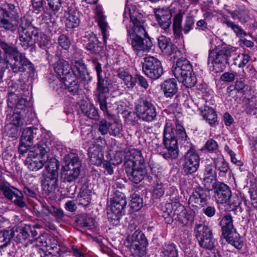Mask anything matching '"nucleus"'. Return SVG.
Instances as JSON below:
<instances>
[{
    "instance_id": "9",
    "label": "nucleus",
    "mask_w": 257,
    "mask_h": 257,
    "mask_svg": "<svg viewBox=\"0 0 257 257\" xmlns=\"http://www.w3.org/2000/svg\"><path fill=\"white\" fill-rule=\"evenodd\" d=\"M236 55L235 49L224 47L210 52L208 63H211L216 72H222L225 68L228 59Z\"/></svg>"
},
{
    "instance_id": "31",
    "label": "nucleus",
    "mask_w": 257,
    "mask_h": 257,
    "mask_svg": "<svg viewBox=\"0 0 257 257\" xmlns=\"http://www.w3.org/2000/svg\"><path fill=\"white\" fill-rule=\"evenodd\" d=\"M80 108L84 114L88 118L98 120L99 115L98 109L92 104L87 102H84L80 105Z\"/></svg>"
},
{
    "instance_id": "16",
    "label": "nucleus",
    "mask_w": 257,
    "mask_h": 257,
    "mask_svg": "<svg viewBox=\"0 0 257 257\" xmlns=\"http://www.w3.org/2000/svg\"><path fill=\"white\" fill-rule=\"evenodd\" d=\"M200 157L198 154L193 149H189L184 156L183 171L186 175L196 172L199 166Z\"/></svg>"
},
{
    "instance_id": "14",
    "label": "nucleus",
    "mask_w": 257,
    "mask_h": 257,
    "mask_svg": "<svg viewBox=\"0 0 257 257\" xmlns=\"http://www.w3.org/2000/svg\"><path fill=\"white\" fill-rule=\"evenodd\" d=\"M3 61L6 63L7 67L11 68L15 73L27 72L30 74L34 69L32 63L22 53L17 58H13L11 62L7 59H4Z\"/></svg>"
},
{
    "instance_id": "26",
    "label": "nucleus",
    "mask_w": 257,
    "mask_h": 257,
    "mask_svg": "<svg viewBox=\"0 0 257 257\" xmlns=\"http://www.w3.org/2000/svg\"><path fill=\"white\" fill-rule=\"evenodd\" d=\"M172 205L170 203L165 204V209L163 210L162 217L164 218L165 222L168 224L171 223L173 221V214L179 215V211H180L181 213L185 214L184 207L182 205H179L178 207L172 212Z\"/></svg>"
},
{
    "instance_id": "2",
    "label": "nucleus",
    "mask_w": 257,
    "mask_h": 257,
    "mask_svg": "<svg viewBox=\"0 0 257 257\" xmlns=\"http://www.w3.org/2000/svg\"><path fill=\"white\" fill-rule=\"evenodd\" d=\"M123 16V23L126 20L132 24L126 25L127 41L132 46L134 50L137 51H149L153 46L150 38L144 27V20L142 14L138 11L130 8L125 9Z\"/></svg>"
},
{
    "instance_id": "30",
    "label": "nucleus",
    "mask_w": 257,
    "mask_h": 257,
    "mask_svg": "<svg viewBox=\"0 0 257 257\" xmlns=\"http://www.w3.org/2000/svg\"><path fill=\"white\" fill-rule=\"evenodd\" d=\"M89 158L92 164L99 166L102 163L103 154L97 146L90 147L88 152Z\"/></svg>"
},
{
    "instance_id": "46",
    "label": "nucleus",
    "mask_w": 257,
    "mask_h": 257,
    "mask_svg": "<svg viewBox=\"0 0 257 257\" xmlns=\"http://www.w3.org/2000/svg\"><path fill=\"white\" fill-rule=\"evenodd\" d=\"M214 163L215 169L219 171L220 175L224 176L228 171V164L223 158H217Z\"/></svg>"
},
{
    "instance_id": "51",
    "label": "nucleus",
    "mask_w": 257,
    "mask_h": 257,
    "mask_svg": "<svg viewBox=\"0 0 257 257\" xmlns=\"http://www.w3.org/2000/svg\"><path fill=\"white\" fill-rule=\"evenodd\" d=\"M131 206L134 211L139 210L143 206V199L137 194L132 195L131 201Z\"/></svg>"
},
{
    "instance_id": "40",
    "label": "nucleus",
    "mask_w": 257,
    "mask_h": 257,
    "mask_svg": "<svg viewBox=\"0 0 257 257\" xmlns=\"http://www.w3.org/2000/svg\"><path fill=\"white\" fill-rule=\"evenodd\" d=\"M14 22H16L18 24L17 28L18 31L36 28L32 25V18L29 16H24L19 21H17V20H14Z\"/></svg>"
},
{
    "instance_id": "13",
    "label": "nucleus",
    "mask_w": 257,
    "mask_h": 257,
    "mask_svg": "<svg viewBox=\"0 0 257 257\" xmlns=\"http://www.w3.org/2000/svg\"><path fill=\"white\" fill-rule=\"evenodd\" d=\"M143 71L148 77L153 79H158L163 73L161 62L156 58L152 56L144 58Z\"/></svg>"
},
{
    "instance_id": "32",
    "label": "nucleus",
    "mask_w": 257,
    "mask_h": 257,
    "mask_svg": "<svg viewBox=\"0 0 257 257\" xmlns=\"http://www.w3.org/2000/svg\"><path fill=\"white\" fill-rule=\"evenodd\" d=\"M47 175L58 176L59 175L58 169L59 168V161L54 158H50L48 155V161L44 165Z\"/></svg>"
},
{
    "instance_id": "54",
    "label": "nucleus",
    "mask_w": 257,
    "mask_h": 257,
    "mask_svg": "<svg viewBox=\"0 0 257 257\" xmlns=\"http://www.w3.org/2000/svg\"><path fill=\"white\" fill-rule=\"evenodd\" d=\"M195 20L193 16L186 17L184 25L182 27V31L184 34H188L193 29L194 25Z\"/></svg>"
},
{
    "instance_id": "29",
    "label": "nucleus",
    "mask_w": 257,
    "mask_h": 257,
    "mask_svg": "<svg viewBox=\"0 0 257 257\" xmlns=\"http://www.w3.org/2000/svg\"><path fill=\"white\" fill-rule=\"evenodd\" d=\"M233 221V217L230 214H226L221 219L219 225L221 227L223 236L236 230L234 227Z\"/></svg>"
},
{
    "instance_id": "45",
    "label": "nucleus",
    "mask_w": 257,
    "mask_h": 257,
    "mask_svg": "<svg viewBox=\"0 0 257 257\" xmlns=\"http://www.w3.org/2000/svg\"><path fill=\"white\" fill-rule=\"evenodd\" d=\"M223 23L226 25L228 28L231 29L237 37H242L247 35L246 33L240 26L232 21L225 19Z\"/></svg>"
},
{
    "instance_id": "42",
    "label": "nucleus",
    "mask_w": 257,
    "mask_h": 257,
    "mask_svg": "<svg viewBox=\"0 0 257 257\" xmlns=\"http://www.w3.org/2000/svg\"><path fill=\"white\" fill-rule=\"evenodd\" d=\"M86 48L90 53L96 55H101L104 51L103 44L97 39L95 40V41H93L88 43L86 45Z\"/></svg>"
},
{
    "instance_id": "33",
    "label": "nucleus",
    "mask_w": 257,
    "mask_h": 257,
    "mask_svg": "<svg viewBox=\"0 0 257 257\" xmlns=\"http://www.w3.org/2000/svg\"><path fill=\"white\" fill-rule=\"evenodd\" d=\"M76 200L78 205L87 206L91 200V191L87 188L82 187Z\"/></svg>"
},
{
    "instance_id": "38",
    "label": "nucleus",
    "mask_w": 257,
    "mask_h": 257,
    "mask_svg": "<svg viewBox=\"0 0 257 257\" xmlns=\"http://www.w3.org/2000/svg\"><path fill=\"white\" fill-rule=\"evenodd\" d=\"M161 250L162 257H178V251L174 243H165Z\"/></svg>"
},
{
    "instance_id": "55",
    "label": "nucleus",
    "mask_w": 257,
    "mask_h": 257,
    "mask_svg": "<svg viewBox=\"0 0 257 257\" xmlns=\"http://www.w3.org/2000/svg\"><path fill=\"white\" fill-rule=\"evenodd\" d=\"M110 130L109 133L110 135L116 137L120 134L122 130V124L117 122L109 123Z\"/></svg>"
},
{
    "instance_id": "22",
    "label": "nucleus",
    "mask_w": 257,
    "mask_h": 257,
    "mask_svg": "<svg viewBox=\"0 0 257 257\" xmlns=\"http://www.w3.org/2000/svg\"><path fill=\"white\" fill-rule=\"evenodd\" d=\"M155 16L162 29L166 30L170 27L172 16L170 9L168 8L159 9L156 12Z\"/></svg>"
},
{
    "instance_id": "11",
    "label": "nucleus",
    "mask_w": 257,
    "mask_h": 257,
    "mask_svg": "<svg viewBox=\"0 0 257 257\" xmlns=\"http://www.w3.org/2000/svg\"><path fill=\"white\" fill-rule=\"evenodd\" d=\"M97 96L100 108L106 115H108L106 99L108 97L109 89L111 84L107 77L97 78Z\"/></svg>"
},
{
    "instance_id": "15",
    "label": "nucleus",
    "mask_w": 257,
    "mask_h": 257,
    "mask_svg": "<svg viewBox=\"0 0 257 257\" xmlns=\"http://www.w3.org/2000/svg\"><path fill=\"white\" fill-rule=\"evenodd\" d=\"M0 189L6 197L13 201L19 207L24 208L26 206L23 193L17 188L9 183H4L1 185Z\"/></svg>"
},
{
    "instance_id": "49",
    "label": "nucleus",
    "mask_w": 257,
    "mask_h": 257,
    "mask_svg": "<svg viewBox=\"0 0 257 257\" xmlns=\"http://www.w3.org/2000/svg\"><path fill=\"white\" fill-rule=\"evenodd\" d=\"M20 127L7 123L5 126V132L7 135L12 139H17L20 134Z\"/></svg>"
},
{
    "instance_id": "52",
    "label": "nucleus",
    "mask_w": 257,
    "mask_h": 257,
    "mask_svg": "<svg viewBox=\"0 0 257 257\" xmlns=\"http://www.w3.org/2000/svg\"><path fill=\"white\" fill-rule=\"evenodd\" d=\"M234 64L238 67H243L249 61L250 56L247 54H239L236 58H233Z\"/></svg>"
},
{
    "instance_id": "18",
    "label": "nucleus",
    "mask_w": 257,
    "mask_h": 257,
    "mask_svg": "<svg viewBox=\"0 0 257 257\" xmlns=\"http://www.w3.org/2000/svg\"><path fill=\"white\" fill-rule=\"evenodd\" d=\"M20 45L25 49L34 45L38 40L39 32L36 29L18 31Z\"/></svg>"
},
{
    "instance_id": "5",
    "label": "nucleus",
    "mask_w": 257,
    "mask_h": 257,
    "mask_svg": "<svg viewBox=\"0 0 257 257\" xmlns=\"http://www.w3.org/2000/svg\"><path fill=\"white\" fill-rule=\"evenodd\" d=\"M124 167L131 181L136 184L141 182L147 173L145 160L138 150H132L126 154Z\"/></svg>"
},
{
    "instance_id": "10",
    "label": "nucleus",
    "mask_w": 257,
    "mask_h": 257,
    "mask_svg": "<svg viewBox=\"0 0 257 257\" xmlns=\"http://www.w3.org/2000/svg\"><path fill=\"white\" fill-rule=\"evenodd\" d=\"M195 236L199 245L204 248L211 249L214 247L212 230L204 224H197L194 228Z\"/></svg>"
},
{
    "instance_id": "12",
    "label": "nucleus",
    "mask_w": 257,
    "mask_h": 257,
    "mask_svg": "<svg viewBox=\"0 0 257 257\" xmlns=\"http://www.w3.org/2000/svg\"><path fill=\"white\" fill-rule=\"evenodd\" d=\"M140 118L147 122L154 120L157 116L156 109L151 100L142 98L135 106Z\"/></svg>"
},
{
    "instance_id": "58",
    "label": "nucleus",
    "mask_w": 257,
    "mask_h": 257,
    "mask_svg": "<svg viewBox=\"0 0 257 257\" xmlns=\"http://www.w3.org/2000/svg\"><path fill=\"white\" fill-rule=\"evenodd\" d=\"M185 12L179 10L174 16L173 19V27H182V23Z\"/></svg>"
},
{
    "instance_id": "28",
    "label": "nucleus",
    "mask_w": 257,
    "mask_h": 257,
    "mask_svg": "<svg viewBox=\"0 0 257 257\" xmlns=\"http://www.w3.org/2000/svg\"><path fill=\"white\" fill-rule=\"evenodd\" d=\"M158 42V46L162 52L167 55H171L176 48L175 46L172 44L170 39L165 36L159 37Z\"/></svg>"
},
{
    "instance_id": "60",
    "label": "nucleus",
    "mask_w": 257,
    "mask_h": 257,
    "mask_svg": "<svg viewBox=\"0 0 257 257\" xmlns=\"http://www.w3.org/2000/svg\"><path fill=\"white\" fill-rule=\"evenodd\" d=\"M98 132L103 136L106 135L109 131V123L105 119H102L98 124Z\"/></svg>"
},
{
    "instance_id": "63",
    "label": "nucleus",
    "mask_w": 257,
    "mask_h": 257,
    "mask_svg": "<svg viewBox=\"0 0 257 257\" xmlns=\"http://www.w3.org/2000/svg\"><path fill=\"white\" fill-rule=\"evenodd\" d=\"M138 117H139L137 111L136 112L130 111L126 114L125 120L127 123H134L137 121Z\"/></svg>"
},
{
    "instance_id": "4",
    "label": "nucleus",
    "mask_w": 257,
    "mask_h": 257,
    "mask_svg": "<svg viewBox=\"0 0 257 257\" xmlns=\"http://www.w3.org/2000/svg\"><path fill=\"white\" fill-rule=\"evenodd\" d=\"M176 135L171 123L167 122L163 132V145L165 151L162 152V156L167 160H173L178 156V141H186L187 136L184 128L181 125L176 126Z\"/></svg>"
},
{
    "instance_id": "50",
    "label": "nucleus",
    "mask_w": 257,
    "mask_h": 257,
    "mask_svg": "<svg viewBox=\"0 0 257 257\" xmlns=\"http://www.w3.org/2000/svg\"><path fill=\"white\" fill-rule=\"evenodd\" d=\"M204 186L205 189L210 191L213 189H215L217 186L216 178L215 176L210 177H204L203 179Z\"/></svg>"
},
{
    "instance_id": "59",
    "label": "nucleus",
    "mask_w": 257,
    "mask_h": 257,
    "mask_svg": "<svg viewBox=\"0 0 257 257\" xmlns=\"http://www.w3.org/2000/svg\"><path fill=\"white\" fill-rule=\"evenodd\" d=\"M244 82L242 80L236 81L234 87L230 86L227 88V92L230 96L235 92L236 91H239L245 87Z\"/></svg>"
},
{
    "instance_id": "62",
    "label": "nucleus",
    "mask_w": 257,
    "mask_h": 257,
    "mask_svg": "<svg viewBox=\"0 0 257 257\" xmlns=\"http://www.w3.org/2000/svg\"><path fill=\"white\" fill-rule=\"evenodd\" d=\"M164 192L162 183L156 181L153 192V196L155 198H160L164 194Z\"/></svg>"
},
{
    "instance_id": "57",
    "label": "nucleus",
    "mask_w": 257,
    "mask_h": 257,
    "mask_svg": "<svg viewBox=\"0 0 257 257\" xmlns=\"http://www.w3.org/2000/svg\"><path fill=\"white\" fill-rule=\"evenodd\" d=\"M59 46L64 50H68L71 45L70 40L68 37L64 34H61L58 39Z\"/></svg>"
},
{
    "instance_id": "17",
    "label": "nucleus",
    "mask_w": 257,
    "mask_h": 257,
    "mask_svg": "<svg viewBox=\"0 0 257 257\" xmlns=\"http://www.w3.org/2000/svg\"><path fill=\"white\" fill-rule=\"evenodd\" d=\"M210 199L209 191L201 186L196 187L189 199L190 204L194 206H204Z\"/></svg>"
},
{
    "instance_id": "61",
    "label": "nucleus",
    "mask_w": 257,
    "mask_h": 257,
    "mask_svg": "<svg viewBox=\"0 0 257 257\" xmlns=\"http://www.w3.org/2000/svg\"><path fill=\"white\" fill-rule=\"evenodd\" d=\"M10 91L11 92L8 93V107L13 108L15 106L17 100H18L19 96L12 92V86H11V90Z\"/></svg>"
},
{
    "instance_id": "47",
    "label": "nucleus",
    "mask_w": 257,
    "mask_h": 257,
    "mask_svg": "<svg viewBox=\"0 0 257 257\" xmlns=\"http://www.w3.org/2000/svg\"><path fill=\"white\" fill-rule=\"evenodd\" d=\"M178 80L187 88L193 87L197 83L196 77L193 71L191 74L185 76L183 78H181L178 79Z\"/></svg>"
},
{
    "instance_id": "35",
    "label": "nucleus",
    "mask_w": 257,
    "mask_h": 257,
    "mask_svg": "<svg viewBox=\"0 0 257 257\" xmlns=\"http://www.w3.org/2000/svg\"><path fill=\"white\" fill-rule=\"evenodd\" d=\"M226 241L233 245L237 249H240L243 246V241L241 240L240 235L236 230L231 231L228 234L223 235Z\"/></svg>"
},
{
    "instance_id": "20",
    "label": "nucleus",
    "mask_w": 257,
    "mask_h": 257,
    "mask_svg": "<svg viewBox=\"0 0 257 257\" xmlns=\"http://www.w3.org/2000/svg\"><path fill=\"white\" fill-rule=\"evenodd\" d=\"M216 200L218 203H226L231 196L229 187L223 183L217 182L214 191Z\"/></svg>"
},
{
    "instance_id": "56",
    "label": "nucleus",
    "mask_w": 257,
    "mask_h": 257,
    "mask_svg": "<svg viewBox=\"0 0 257 257\" xmlns=\"http://www.w3.org/2000/svg\"><path fill=\"white\" fill-rule=\"evenodd\" d=\"M228 210H236L240 204L239 198L237 196H231L230 198L227 200Z\"/></svg>"
},
{
    "instance_id": "23",
    "label": "nucleus",
    "mask_w": 257,
    "mask_h": 257,
    "mask_svg": "<svg viewBox=\"0 0 257 257\" xmlns=\"http://www.w3.org/2000/svg\"><path fill=\"white\" fill-rule=\"evenodd\" d=\"M11 18L8 11L0 8V27L6 30L14 31L17 29L18 24L13 20L10 21Z\"/></svg>"
},
{
    "instance_id": "24",
    "label": "nucleus",
    "mask_w": 257,
    "mask_h": 257,
    "mask_svg": "<svg viewBox=\"0 0 257 257\" xmlns=\"http://www.w3.org/2000/svg\"><path fill=\"white\" fill-rule=\"evenodd\" d=\"M58 177L46 175L42 182V187L45 193L49 195L55 192L58 187Z\"/></svg>"
},
{
    "instance_id": "48",
    "label": "nucleus",
    "mask_w": 257,
    "mask_h": 257,
    "mask_svg": "<svg viewBox=\"0 0 257 257\" xmlns=\"http://www.w3.org/2000/svg\"><path fill=\"white\" fill-rule=\"evenodd\" d=\"M77 221L82 227L92 228L94 226V219L91 217L86 214L80 215L77 219Z\"/></svg>"
},
{
    "instance_id": "21",
    "label": "nucleus",
    "mask_w": 257,
    "mask_h": 257,
    "mask_svg": "<svg viewBox=\"0 0 257 257\" xmlns=\"http://www.w3.org/2000/svg\"><path fill=\"white\" fill-rule=\"evenodd\" d=\"M110 201L109 209L122 213L126 205V198L123 193L119 190H115Z\"/></svg>"
},
{
    "instance_id": "27",
    "label": "nucleus",
    "mask_w": 257,
    "mask_h": 257,
    "mask_svg": "<svg viewBox=\"0 0 257 257\" xmlns=\"http://www.w3.org/2000/svg\"><path fill=\"white\" fill-rule=\"evenodd\" d=\"M161 89L164 95L167 97H172L178 91V87L174 79H170L165 81L161 84Z\"/></svg>"
},
{
    "instance_id": "34",
    "label": "nucleus",
    "mask_w": 257,
    "mask_h": 257,
    "mask_svg": "<svg viewBox=\"0 0 257 257\" xmlns=\"http://www.w3.org/2000/svg\"><path fill=\"white\" fill-rule=\"evenodd\" d=\"M0 47L6 55L13 58H17L21 54L15 45L7 43L1 39H0Z\"/></svg>"
},
{
    "instance_id": "43",
    "label": "nucleus",
    "mask_w": 257,
    "mask_h": 257,
    "mask_svg": "<svg viewBox=\"0 0 257 257\" xmlns=\"http://www.w3.org/2000/svg\"><path fill=\"white\" fill-rule=\"evenodd\" d=\"M98 25L101 29L103 40L106 41L107 38V29L108 27L107 23L105 21V17L102 12L98 11L96 14Z\"/></svg>"
},
{
    "instance_id": "7",
    "label": "nucleus",
    "mask_w": 257,
    "mask_h": 257,
    "mask_svg": "<svg viewBox=\"0 0 257 257\" xmlns=\"http://www.w3.org/2000/svg\"><path fill=\"white\" fill-rule=\"evenodd\" d=\"M64 164L62 167L60 178L62 182L71 183L75 182L79 176L82 161L77 154L70 153L64 158Z\"/></svg>"
},
{
    "instance_id": "6",
    "label": "nucleus",
    "mask_w": 257,
    "mask_h": 257,
    "mask_svg": "<svg viewBox=\"0 0 257 257\" xmlns=\"http://www.w3.org/2000/svg\"><path fill=\"white\" fill-rule=\"evenodd\" d=\"M137 228L135 223H130L124 244L130 247L134 257H143L147 253L148 242L144 234Z\"/></svg>"
},
{
    "instance_id": "64",
    "label": "nucleus",
    "mask_w": 257,
    "mask_h": 257,
    "mask_svg": "<svg viewBox=\"0 0 257 257\" xmlns=\"http://www.w3.org/2000/svg\"><path fill=\"white\" fill-rule=\"evenodd\" d=\"M52 215L55 218L57 221H60L61 220L65 215L63 211L61 209L55 206H52Z\"/></svg>"
},
{
    "instance_id": "19",
    "label": "nucleus",
    "mask_w": 257,
    "mask_h": 257,
    "mask_svg": "<svg viewBox=\"0 0 257 257\" xmlns=\"http://www.w3.org/2000/svg\"><path fill=\"white\" fill-rule=\"evenodd\" d=\"M172 71L175 78L178 80L185 76L191 74L193 71L190 62L185 58L177 60L173 66Z\"/></svg>"
},
{
    "instance_id": "8",
    "label": "nucleus",
    "mask_w": 257,
    "mask_h": 257,
    "mask_svg": "<svg viewBox=\"0 0 257 257\" xmlns=\"http://www.w3.org/2000/svg\"><path fill=\"white\" fill-rule=\"evenodd\" d=\"M50 151L46 143L42 141L30 150L25 161L27 168L31 171H37L45 165L48 161V153Z\"/></svg>"
},
{
    "instance_id": "1",
    "label": "nucleus",
    "mask_w": 257,
    "mask_h": 257,
    "mask_svg": "<svg viewBox=\"0 0 257 257\" xmlns=\"http://www.w3.org/2000/svg\"><path fill=\"white\" fill-rule=\"evenodd\" d=\"M14 232L15 240L26 246L36 239L37 243L32 247L34 257H64L68 251L64 245L52 243V241L55 240L51 236L43 235L36 238L37 231L34 225L27 224L22 228H17Z\"/></svg>"
},
{
    "instance_id": "25",
    "label": "nucleus",
    "mask_w": 257,
    "mask_h": 257,
    "mask_svg": "<svg viewBox=\"0 0 257 257\" xmlns=\"http://www.w3.org/2000/svg\"><path fill=\"white\" fill-rule=\"evenodd\" d=\"M65 24L67 28L73 29L79 25V14L76 10L68 9V11L65 12Z\"/></svg>"
},
{
    "instance_id": "39",
    "label": "nucleus",
    "mask_w": 257,
    "mask_h": 257,
    "mask_svg": "<svg viewBox=\"0 0 257 257\" xmlns=\"http://www.w3.org/2000/svg\"><path fill=\"white\" fill-rule=\"evenodd\" d=\"M14 234L15 232L13 229L0 231V248L6 247L10 243Z\"/></svg>"
},
{
    "instance_id": "36",
    "label": "nucleus",
    "mask_w": 257,
    "mask_h": 257,
    "mask_svg": "<svg viewBox=\"0 0 257 257\" xmlns=\"http://www.w3.org/2000/svg\"><path fill=\"white\" fill-rule=\"evenodd\" d=\"M117 76L123 80L128 88H132L135 86L136 79L133 77L128 71L119 69L117 72Z\"/></svg>"
},
{
    "instance_id": "3",
    "label": "nucleus",
    "mask_w": 257,
    "mask_h": 257,
    "mask_svg": "<svg viewBox=\"0 0 257 257\" xmlns=\"http://www.w3.org/2000/svg\"><path fill=\"white\" fill-rule=\"evenodd\" d=\"M71 63L72 68L67 61L59 59L54 64V70L58 75L62 76L61 79L69 91L76 93L79 88V83L86 80L88 72L81 58L77 59L74 56Z\"/></svg>"
},
{
    "instance_id": "53",
    "label": "nucleus",
    "mask_w": 257,
    "mask_h": 257,
    "mask_svg": "<svg viewBox=\"0 0 257 257\" xmlns=\"http://www.w3.org/2000/svg\"><path fill=\"white\" fill-rule=\"evenodd\" d=\"M122 213L109 209L107 212V218L109 222L113 225H117L119 223V219Z\"/></svg>"
},
{
    "instance_id": "37",
    "label": "nucleus",
    "mask_w": 257,
    "mask_h": 257,
    "mask_svg": "<svg viewBox=\"0 0 257 257\" xmlns=\"http://www.w3.org/2000/svg\"><path fill=\"white\" fill-rule=\"evenodd\" d=\"M8 123L13 124L17 127H21L24 124L23 115L21 111H15L13 114H8L7 115Z\"/></svg>"
},
{
    "instance_id": "41",
    "label": "nucleus",
    "mask_w": 257,
    "mask_h": 257,
    "mask_svg": "<svg viewBox=\"0 0 257 257\" xmlns=\"http://www.w3.org/2000/svg\"><path fill=\"white\" fill-rule=\"evenodd\" d=\"M37 129L31 127H27L24 128L22 132L20 141L23 143H27L31 144L32 141L34 138V136L36 135Z\"/></svg>"
},
{
    "instance_id": "44",
    "label": "nucleus",
    "mask_w": 257,
    "mask_h": 257,
    "mask_svg": "<svg viewBox=\"0 0 257 257\" xmlns=\"http://www.w3.org/2000/svg\"><path fill=\"white\" fill-rule=\"evenodd\" d=\"M202 115L204 119L210 124H214L217 119L216 112L211 107H206L204 110H201Z\"/></svg>"
}]
</instances>
